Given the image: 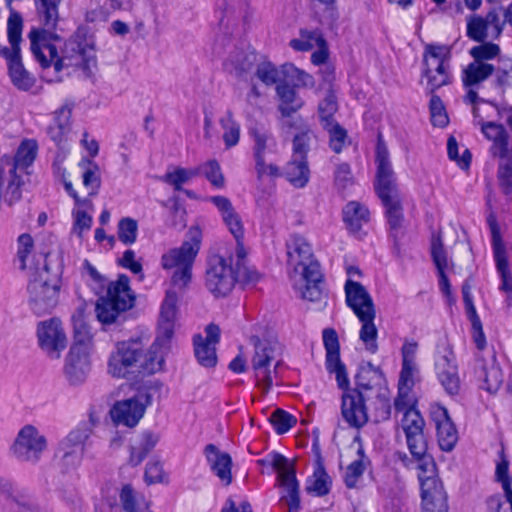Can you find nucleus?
<instances>
[{
  "mask_svg": "<svg viewBox=\"0 0 512 512\" xmlns=\"http://www.w3.org/2000/svg\"><path fill=\"white\" fill-rule=\"evenodd\" d=\"M60 2L61 0H35L46 28H32L29 32L31 52L43 69L53 65L56 72H61L64 68L75 65L89 71L96 65L94 48L80 41L78 36L64 41L59 54L57 43L62 38L52 30L57 26Z\"/></svg>",
  "mask_w": 512,
  "mask_h": 512,
  "instance_id": "nucleus-1",
  "label": "nucleus"
},
{
  "mask_svg": "<svg viewBox=\"0 0 512 512\" xmlns=\"http://www.w3.org/2000/svg\"><path fill=\"white\" fill-rule=\"evenodd\" d=\"M323 344L326 350L325 367L328 373L335 374L337 385L344 390L341 413L344 420L355 428L363 427L368 421L365 399L362 392L349 388V378L345 364L340 358V343L333 328L323 330Z\"/></svg>",
  "mask_w": 512,
  "mask_h": 512,
  "instance_id": "nucleus-2",
  "label": "nucleus"
},
{
  "mask_svg": "<svg viewBox=\"0 0 512 512\" xmlns=\"http://www.w3.org/2000/svg\"><path fill=\"white\" fill-rule=\"evenodd\" d=\"M377 171L374 181V190L385 208V216L393 239V248L400 254V238L404 221L403 207L396 183L395 173L389 159V151L385 143L378 137L376 145Z\"/></svg>",
  "mask_w": 512,
  "mask_h": 512,
  "instance_id": "nucleus-3",
  "label": "nucleus"
},
{
  "mask_svg": "<svg viewBox=\"0 0 512 512\" xmlns=\"http://www.w3.org/2000/svg\"><path fill=\"white\" fill-rule=\"evenodd\" d=\"M288 264L297 270L302 267L304 286L301 297L304 300L326 305L327 293L324 289V276L320 263L314 257L312 247L306 238L300 234H292L286 241Z\"/></svg>",
  "mask_w": 512,
  "mask_h": 512,
  "instance_id": "nucleus-4",
  "label": "nucleus"
},
{
  "mask_svg": "<svg viewBox=\"0 0 512 512\" xmlns=\"http://www.w3.org/2000/svg\"><path fill=\"white\" fill-rule=\"evenodd\" d=\"M160 344L156 341L144 351L139 341H124L116 346L109 357V373L113 377L126 378L129 373L151 375L162 370L164 358L159 354Z\"/></svg>",
  "mask_w": 512,
  "mask_h": 512,
  "instance_id": "nucleus-5",
  "label": "nucleus"
},
{
  "mask_svg": "<svg viewBox=\"0 0 512 512\" xmlns=\"http://www.w3.org/2000/svg\"><path fill=\"white\" fill-rule=\"evenodd\" d=\"M52 254L44 255L42 267H36L27 285L28 304L31 311L42 316L50 313L58 304L61 288L62 264Z\"/></svg>",
  "mask_w": 512,
  "mask_h": 512,
  "instance_id": "nucleus-6",
  "label": "nucleus"
},
{
  "mask_svg": "<svg viewBox=\"0 0 512 512\" xmlns=\"http://www.w3.org/2000/svg\"><path fill=\"white\" fill-rule=\"evenodd\" d=\"M135 294L126 274H119L107 286L106 295L100 296L95 305L97 319L104 325L112 324L117 317L135 305Z\"/></svg>",
  "mask_w": 512,
  "mask_h": 512,
  "instance_id": "nucleus-7",
  "label": "nucleus"
},
{
  "mask_svg": "<svg viewBox=\"0 0 512 512\" xmlns=\"http://www.w3.org/2000/svg\"><path fill=\"white\" fill-rule=\"evenodd\" d=\"M200 250V239L193 236L190 241H184L179 248H174L163 254L161 265L163 269L175 271L171 277L172 285L184 290L192 279V266Z\"/></svg>",
  "mask_w": 512,
  "mask_h": 512,
  "instance_id": "nucleus-8",
  "label": "nucleus"
},
{
  "mask_svg": "<svg viewBox=\"0 0 512 512\" xmlns=\"http://www.w3.org/2000/svg\"><path fill=\"white\" fill-rule=\"evenodd\" d=\"M482 133L492 142L490 153L500 159L498 178L503 185L511 188L512 182V145L510 135L502 124L486 122L482 125Z\"/></svg>",
  "mask_w": 512,
  "mask_h": 512,
  "instance_id": "nucleus-9",
  "label": "nucleus"
},
{
  "mask_svg": "<svg viewBox=\"0 0 512 512\" xmlns=\"http://www.w3.org/2000/svg\"><path fill=\"white\" fill-rule=\"evenodd\" d=\"M234 256L215 254L209 257L205 276L207 290L216 298L226 297L235 287Z\"/></svg>",
  "mask_w": 512,
  "mask_h": 512,
  "instance_id": "nucleus-10",
  "label": "nucleus"
},
{
  "mask_svg": "<svg viewBox=\"0 0 512 512\" xmlns=\"http://www.w3.org/2000/svg\"><path fill=\"white\" fill-rule=\"evenodd\" d=\"M251 342L254 346V355L251 359L252 369L254 371L257 386L268 393L271 389L274 379L277 378V369L280 361H276V346L266 339H260L253 336Z\"/></svg>",
  "mask_w": 512,
  "mask_h": 512,
  "instance_id": "nucleus-11",
  "label": "nucleus"
},
{
  "mask_svg": "<svg viewBox=\"0 0 512 512\" xmlns=\"http://www.w3.org/2000/svg\"><path fill=\"white\" fill-rule=\"evenodd\" d=\"M93 427L92 418L80 422L58 443L55 458L60 461L64 468H75L81 463L84 446L93 433Z\"/></svg>",
  "mask_w": 512,
  "mask_h": 512,
  "instance_id": "nucleus-12",
  "label": "nucleus"
},
{
  "mask_svg": "<svg viewBox=\"0 0 512 512\" xmlns=\"http://www.w3.org/2000/svg\"><path fill=\"white\" fill-rule=\"evenodd\" d=\"M48 447L45 435L31 424L24 425L9 448L10 455L21 463L37 464Z\"/></svg>",
  "mask_w": 512,
  "mask_h": 512,
  "instance_id": "nucleus-13",
  "label": "nucleus"
},
{
  "mask_svg": "<svg viewBox=\"0 0 512 512\" xmlns=\"http://www.w3.org/2000/svg\"><path fill=\"white\" fill-rule=\"evenodd\" d=\"M261 464L268 463L278 471L280 485L286 490V495L281 496L288 506L289 512H298L301 508L299 482L296 478V469L293 462L280 453L273 452L267 459L259 461Z\"/></svg>",
  "mask_w": 512,
  "mask_h": 512,
  "instance_id": "nucleus-14",
  "label": "nucleus"
},
{
  "mask_svg": "<svg viewBox=\"0 0 512 512\" xmlns=\"http://www.w3.org/2000/svg\"><path fill=\"white\" fill-rule=\"evenodd\" d=\"M434 366L437 379L445 392L451 396L458 395L461 387L458 365L455 354L449 345L438 349Z\"/></svg>",
  "mask_w": 512,
  "mask_h": 512,
  "instance_id": "nucleus-15",
  "label": "nucleus"
},
{
  "mask_svg": "<svg viewBox=\"0 0 512 512\" xmlns=\"http://www.w3.org/2000/svg\"><path fill=\"white\" fill-rule=\"evenodd\" d=\"M36 336L39 347L52 359H59L67 346L66 334L58 318L39 322Z\"/></svg>",
  "mask_w": 512,
  "mask_h": 512,
  "instance_id": "nucleus-16",
  "label": "nucleus"
},
{
  "mask_svg": "<svg viewBox=\"0 0 512 512\" xmlns=\"http://www.w3.org/2000/svg\"><path fill=\"white\" fill-rule=\"evenodd\" d=\"M432 467V473H434L435 464L433 462ZM418 478L421 486L423 512H448V496L437 475L423 476L420 474Z\"/></svg>",
  "mask_w": 512,
  "mask_h": 512,
  "instance_id": "nucleus-17",
  "label": "nucleus"
},
{
  "mask_svg": "<svg viewBox=\"0 0 512 512\" xmlns=\"http://www.w3.org/2000/svg\"><path fill=\"white\" fill-rule=\"evenodd\" d=\"M91 362L87 347L72 345L65 358L64 376L71 386L82 385L90 372Z\"/></svg>",
  "mask_w": 512,
  "mask_h": 512,
  "instance_id": "nucleus-18",
  "label": "nucleus"
},
{
  "mask_svg": "<svg viewBox=\"0 0 512 512\" xmlns=\"http://www.w3.org/2000/svg\"><path fill=\"white\" fill-rule=\"evenodd\" d=\"M205 333V338L201 334L194 335V354L202 367L214 368L218 361L216 344L220 341L221 330L217 324L210 323L205 327Z\"/></svg>",
  "mask_w": 512,
  "mask_h": 512,
  "instance_id": "nucleus-19",
  "label": "nucleus"
},
{
  "mask_svg": "<svg viewBox=\"0 0 512 512\" xmlns=\"http://www.w3.org/2000/svg\"><path fill=\"white\" fill-rule=\"evenodd\" d=\"M248 133L253 140L255 170L260 180L266 172L265 155L276 146V141L272 133L262 125L256 124L250 127Z\"/></svg>",
  "mask_w": 512,
  "mask_h": 512,
  "instance_id": "nucleus-20",
  "label": "nucleus"
},
{
  "mask_svg": "<svg viewBox=\"0 0 512 512\" xmlns=\"http://www.w3.org/2000/svg\"><path fill=\"white\" fill-rule=\"evenodd\" d=\"M488 224L492 236V247L497 270L501 276L500 290L512 294L511 274L509 271L506 248L500 233L499 225L493 216L488 217Z\"/></svg>",
  "mask_w": 512,
  "mask_h": 512,
  "instance_id": "nucleus-21",
  "label": "nucleus"
},
{
  "mask_svg": "<svg viewBox=\"0 0 512 512\" xmlns=\"http://www.w3.org/2000/svg\"><path fill=\"white\" fill-rule=\"evenodd\" d=\"M178 295L175 290H167L165 298L161 304L159 316V331L160 334L156 337L155 341L161 346L168 343L174 333V323L177 316Z\"/></svg>",
  "mask_w": 512,
  "mask_h": 512,
  "instance_id": "nucleus-22",
  "label": "nucleus"
},
{
  "mask_svg": "<svg viewBox=\"0 0 512 512\" xmlns=\"http://www.w3.org/2000/svg\"><path fill=\"white\" fill-rule=\"evenodd\" d=\"M431 418L436 426L440 449L446 452L452 451L458 441V432L448 410L445 407L438 406L431 412Z\"/></svg>",
  "mask_w": 512,
  "mask_h": 512,
  "instance_id": "nucleus-23",
  "label": "nucleus"
},
{
  "mask_svg": "<svg viewBox=\"0 0 512 512\" xmlns=\"http://www.w3.org/2000/svg\"><path fill=\"white\" fill-rule=\"evenodd\" d=\"M209 201L217 208L221 218L236 240V246L243 245L244 226L241 216L236 212L229 198L221 195L212 196Z\"/></svg>",
  "mask_w": 512,
  "mask_h": 512,
  "instance_id": "nucleus-24",
  "label": "nucleus"
},
{
  "mask_svg": "<svg viewBox=\"0 0 512 512\" xmlns=\"http://www.w3.org/2000/svg\"><path fill=\"white\" fill-rule=\"evenodd\" d=\"M344 288L346 304L357 317L362 316L367 312H376L372 297L360 282L348 279L345 282Z\"/></svg>",
  "mask_w": 512,
  "mask_h": 512,
  "instance_id": "nucleus-25",
  "label": "nucleus"
},
{
  "mask_svg": "<svg viewBox=\"0 0 512 512\" xmlns=\"http://www.w3.org/2000/svg\"><path fill=\"white\" fill-rule=\"evenodd\" d=\"M146 406L137 398H130L117 402L111 409L112 420L117 425L134 427L138 424L145 413Z\"/></svg>",
  "mask_w": 512,
  "mask_h": 512,
  "instance_id": "nucleus-26",
  "label": "nucleus"
},
{
  "mask_svg": "<svg viewBox=\"0 0 512 512\" xmlns=\"http://www.w3.org/2000/svg\"><path fill=\"white\" fill-rule=\"evenodd\" d=\"M431 258L437 269L439 277V288L447 300L451 303L454 302L451 290V284L446 274L448 267L447 252L444 248L441 236H433L431 240Z\"/></svg>",
  "mask_w": 512,
  "mask_h": 512,
  "instance_id": "nucleus-27",
  "label": "nucleus"
},
{
  "mask_svg": "<svg viewBox=\"0 0 512 512\" xmlns=\"http://www.w3.org/2000/svg\"><path fill=\"white\" fill-rule=\"evenodd\" d=\"M5 60L12 85L19 91H30L36 84V77L24 67L21 52L11 53Z\"/></svg>",
  "mask_w": 512,
  "mask_h": 512,
  "instance_id": "nucleus-28",
  "label": "nucleus"
},
{
  "mask_svg": "<svg viewBox=\"0 0 512 512\" xmlns=\"http://www.w3.org/2000/svg\"><path fill=\"white\" fill-rule=\"evenodd\" d=\"M462 295H463V302L464 307L466 311L467 318L471 322V335L473 338V341L477 347L478 350H484L487 341L486 336L483 331V325L481 322L480 317L477 314L472 294H471V284L469 282V279L465 280V282L462 285Z\"/></svg>",
  "mask_w": 512,
  "mask_h": 512,
  "instance_id": "nucleus-29",
  "label": "nucleus"
},
{
  "mask_svg": "<svg viewBox=\"0 0 512 512\" xmlns=\"http://www.w3.org/2000/svg\"><path fill=\"white\" fill-rule=\"evenodd\" d=\"M204 454L215 475L226 485H229L232 482L231 456L226 452H221L218 447L212 443L205 446Z\"/></svg>",
  "mask_w": 512,
  "mask_h": 512,
  "instance_id": "nucleus-30",
  "label": "nucleus"
},
{
  "mask_svg": "<svg viewBox=\"0 0 512 512\" xmlns=\"http://www.w3.org/2000/svg\"><path fill=\"white\" fill-rule=\"evenodd\" d=\"M475 375L478 380L482 381L481 389L494 394L503 383V373L501 368L492 363L488 366L483 359L476 361Z\"/></svg>",
  "mask_w": 512,
  "mask_h": 512,
  "instance_id": "nucleus-31",
  "label": "nucleus"
},
{
  "mask_svg": "<svg viewBox=\"0 0 512 512\" xmlns=\"http://www.w3.org/2000/svg\"><path fill=\"white\" fill-rule=\"evenodd\" d=\"M37 143L34 140H24L18 147L15 156L10 159L6 158L7 164L11 165L12 173H20L28 175L27 169L34 162L37 155Z\"/></svg>",
  "mask_w": 512,
  "mask_h": 512,
  "instance_id": "nucleus-32",
  "label": "nucleus"
},
{
  "mask_svg": "<svg viewBox=\"0 0 512 512\" xmlns=\"http://www.w3.org/2000/svg\"><path fill=\"white\" fill-rule=\"evenodd\" d=\"M276 93L280 100L278 109L283 117H290L304 105V100L298 95L295 88L287 83L278 84Z\"/></svg>",
  "mask_w": 512,
  "mask_h": 512,
  "instance_id": "nucleus-33",
  "label": "nucleus"
},
{
  "mask_svg": "<svg viewBox=\"0 0 512 512\" xmlns=\"http://www.w3.org/2000/svg\"><path fill=\"white\" fill-rule=\"evenodd\" d=\"M246 261L244 245L236 246L233 265L235 276L238 278L237 282L242 285L256 284L260 280L261 274L254 267L248 266Z\"/></svg>",
  "mask_w": 512,
  "mask_h": 512,
  "instance_id": "nucleus-34",
  "label": "nucleus"
},
{
  "mask_svg": "<svg viewBox=\"0 0 512 512\" xmlns=\"http://www.w3.org/2000/svg\"><path fill=\"white\" fill-rule=\"evenodd\" d=\"M343 221L351 233H357L361 230L363 223L369 221V210L357 201L348 202L343 210Z\"/></svg>",
  "mask_w": 512,
  "mask_h": 512,
  "instance_id": "nucleus-35",
  "label": "nucleus"
},
{
  "mask_svg": "<svg viewBox=\"0 0 512 512\" xmlns=\"http://www.w3.org/2000/svg\"><path fill=\"white\" fill-rule=\"evenodd\" d=\"M355 382L358 388L370 390L374 386L385 383L386 379L383 371L368 361L359 366L355 375Z\"/></svg>",
  "mask_w": 512,
  "mask_h": 512,
  "instance_id": "nucleus-36",
  "label": "nucleus"
},
{
  "mask_svg": "<svg viewBox=\"0 0 512 512\" xmlns=\"http://www.w3.org/2000/svg\"><path fill=\"white\" fill-rule=\"evenodd\" d=\"M284 175L287 181L294 187H305L310 177L307 159L293 157L292 160L287 163Z\"/></svg>",
  "mask_w": 512,
  "mask_h": 512,
  "instance_id": "nucleus-37",
  "label": "nucleus"
},
{
  "mask_svg": "<svg viewBox=\"0 0 512 512\" xmlns=\"http://www.w3.org/2000/svg\"><path fill=\"white\" fill-rule=\"evenodd\" d=\"M158 441L159 436L151 431L141 433L138 444L130 448L129 464L133 467L140 465Z\"/></svg>",
  "mask_w": 512,
  "mask_h": 512,
  "instance_id": "nucleus-38",
  "label": "nucleus"
},
{
  "mask_svg": "<svg viewBox=\"0 0 512 512\" xmlns=\"http://www.w3.org/2000/svg\"><path fill=\"white\" fill-rule=\"evenodd\" d=\"M495 67L489 63L471 62L462 73V82L465 87H473L488 79Z\"/></svg>",
  "mask_w": 512,
  "mask_h": 512,
  "instance_id": "nucleus-39",
  "label": "nucleus"
},
{
  "mask_svg": "<svg viewBox=\"0 0 512 512\" xmlns=\"http://www.w3.org/2000/svg\"><path fill=\"white\" fill-rule=\"evenodd\" d=\"M23 27L24 21L21 13L10 7L7 19V38L11 53L21 52Z\"/></svg>",
  "mask_w": 512,
  "mask_h": 512,
  "instance_id": "nucleus-40",
  "label": "nucleus"
},
{
  "mask_svg": "<svg viewBox=\"0 0 512 512\" xmlns=\"http://www.w3.org/2000/svg\"><path fill=\"white\" fill-rule=\"evenodd\" d=\"M375 316L376 312H367L364 315L357 317L362 323L359 333L360 340L365 344L366 349L372 354L376 353L378 350V330L374 324Z\"/></svg>",
  "mask_w": 512,
  "mask_h": 512,
  "instance_id": "nucleus-41",
  "label": "nucleus"
},
{
  "mask_svg": "<svg viewBox=\"0 0 512 512\" xmlns=\"http://www.w3.org/2000/svg\"><path fill=\"white\" fill-rule=\"evenodd\" d=\"M258 55L255 51H237L228 59V63L233 67L237 77L251 72L257 67Z\"/></svg>",
  "mask_w": 512,
  "mask_h": 512,
  "instance_id": "nucleus-42",
  "label": "nucleus"
},
{
  "mask_svg": "<svg viewBox=\"0 0 512 512\" xmlns=\"http://www.w3.org/2000/svg\"><path fill=\"white\" fill-rule=\"evenodd\" d=\"M71 116V109L61 107L55 111L53 124L47 128L49 137L59 145L63 141L65 133L69 129V119Z\"/></svg>",
  "mask_w": 512,
  "mask_h": 512,
  "instance_id": "nucleus-43",
  "label": "nucleus"
},
{
  "mask_svg": "<svg viewBox=\"0 0 512 512\" xmlns=\"http://www.w3.org/2000/svg\"><path fill=\"white\" fill-rule=\"evenodd\" d=\"M313 478V480L307 481V493H313L318 497H323L329 494L332 481L330 476L327 474L324 465L316 466Z\"/></svg>",
  "mask_w": 512,
  "mask_h": 512,
  "instance_id": "nucleus-44",
  "label": "nucleus"
},
{
  "mask_svg": "<svg viewBox=\"0 0 512 512\" xmlns=\"http://www.w3.org/2000/svg\"><path fill=\"white\" fill-rule=\"evenodd\" d=\"M325 39L318 30H300V37L292 39L290 46L296 51H309L317 45H324Z\"/></svg>",
  "mask_w": 512,
  "mask_h": 512,
  "instance_id": "nucleus-45",
  "label": "nucleus"
},
{
  "mask_svg": "<svg viewBox=\"0 0 512 512\" xmlns=\"http://www.w3.org/2000/svg\"><path fill=\"white\" fill-rule=\"evenodd\" d=\"M425 420L415 406L408 408L402 419V428L405 437L424 433Z\"/></svg>",
  "mask_w": 512,
  "mask_h": 512,
  "instance_id": "nucleus-46",
  "label": "nucleus"
},
{
  "mask_svg": "<svg viewBox=\"0 0 512 512\" xmlns=\"http://www.w3.org/2000/svg\"><path fill=\"white\" fill-rule=\"evenodd\" d=\"M220 125L224 130L223 141L226 148L236 146L240 139V125L234 120L231 110L226 112V117L220 119Z\"/></svg>",
  "mask_w": 512,
  "mask_h": 512,
  "instance_id": "nucleus-47",
  "label": "nucleus"
},
{
  "mask_svg": "<svg viewBox=\"0 0 512 512\" xmlns=\"http://www.w3.org/2000/svg\"><path fill=\"white\" fill-rule=\"evenodd\" d=\"M138 229L139 226L136 219L131 217L121 218L117 224L118 240L126 246L134 244L137 240Z\"/></svg>",
  "mask_w": 512,
  "mask_h": 512,
  "instance_id": "nucleus-48",
  "label": "nucleus"
},
{
  "mask_svg": "<svg viewBox=\"0 0 512 512\" xmlns=\"http://www.w3.org/2000/svg\"><path fill=\"white\" fill-rule=\"evenodd\" d=\"M338 111L336 95L332 90H328L326 97L318 105V116L321 126H329L336 122L334 115Z\"/></svg>",
  "mask_w": 512,
  "mask_h": 512,
  "instance_id": "nucleus-49",
  "label": "nucleus"
},
{
  "mask_svg": "<svg viewBox=\"0 0 512 512\" xmlns=\"http://www.w3.org/2000/svg\"><path fill=\"white\" fill-rule=\"evenodd\" d=\"M10 180L5 189L4 202L12 207L22 199V187L25 185L23 174L9 171Z\"/></svg>",
  "mask_w": 512,
  "mask_h": 512,
  "instance_id": "nucleus-50",
  "label": "nucleus"
},
{
  "mask_svg": "<svg viewBox=\"0 0 512 512\" xmlns=\"http://www.w3.org/2000/svg\"><path fill=\"white\" fill-rule=\"evenodd\" d=\"M282 73L286 78L295 81V86L304 88H314L315 79L306 71L297 68L292 63H285L282 65Z\"/></svg>",
  "mask_w": 512,
  "mask_h": 512,
  "instance_id": "nucleus-51",
  "label": "nucleus"
},
{
  "mask_svg": "<svg viewBox=\"0 0 512 512\" xmlns=\"http://www.w3.org/2000/svg\"><path fill=\"white\" fill-rule=\"evenodd\" d=\"M466 35L469 39L483 43L488 37V28L484 18L479 15H471L467 18Z\"/></svg>",
  "mask_w": 512,
  "mask_h": 512,
  "instance_id": "nucleus-52",
  "label": "nucleus"
},
{
  "mask_svg": "<svg viewBox=\"0 0 512 512\" xmlns=\"http://www.w3.org/2000/svg\"><path fill=\"white\" fill-rule=\"evenodd\" d=\"M322 128L329 134V146L332 151L336 154L341 153L348 137L346 129L337 121L329 126H322Z\"/></svg>",
  "mask_w": 512,
  "mask_h": 512,
  "instance_id": "nucleus-53",
  "label": "nucleus"
},
{
  "mask_svg": "<svg viewBox=\"0 0 512 512\" xmlns=\"http://www.w3.org/2000/svg\"><path fill=\"white\" fill-rule=\"evenodd\" d=\"M431 95L429 102V110L431 115V122L433 126L445 127L449 123V119L445 110V106L441 98L435 93H429Z\"/></svg>",
  "mask_w": 512,
  "mask_h": 512,
  "instance_id": "nucleus-54",
  "label": "nucleus"
},
{
  "mask_svg": "<svg viewBox=\"0 0 512 512\" xmlns=\"http://www.w3.org/2000/svg\"><path fill=\"white\" fill-rule=\"evenodd\" d=\"M277 434L282 435L288 432L295 424L296 418L283 409H276L269 417Z\"/></svg>",
  "mask_w": 512,
  "mask_h": 512,
  "instance_id": "nucleus-55",
  "label": "nucleus"
},
{
  "mask_svg": "<svg viewBox=\"0 0 512 512\" xmlns=\"http://www.w3.org/2000/svg\"><path fill=\"white\" fill-rule=\"evenodd\" d=\"M469 54L474 62L486 63L485 61L495 59L500 54L499 45L492 42H483L470 49Z\"/></svg>",
  "mask_w": 512,
  "mask_h": 512,
  "instance_id": "nucleus-56",
  "label": "nucleus"
},
{
  "mask_svg": "<svg viewBox=\"0 0 512 512\" xmlns=\"http://www.w3.org/2000/svg\"><path fill=\"white\" fill-rule=\"evenodd\" d=\"M313 132L309 128L302 129L293 138V157L307 159Z\"/></svg>",
  "mask_w": 512,
  "mask_h": 512,
  "instance_id": "nucleus-57",
  "label": "nucleus"
},
{
  "mask_svg": "<svg viewBox=\"0 0 512 512\" xmlns=\"http://www.w3.org/2000/svg\"><path fill=\"white\" fill-rule=\"evenodd\" d=\"M447 154L450 160L455 161L457 165L467 170L470 167L472 154L469 149H465L461 156L458 154V142L454 136H450L447 140Z\"/></svg>",
  "mask_w": 512,
  "mask_h": 512,
  "instance_id": "nucleus-58",
  "label": "nucleus"
},
{
  "mask_svg": "<svg viewBox=\"0 0 512 512\" xmlns=\"http://www.w3.org/2000/svg\"><path fill=\"white\" fill-rule=\"evenodd\" d=\"M450 57V48L446 45L428 44L425 47L423 55L424 68L430 62L447 61ZM433 63H431L432 65Z\"/></svg>",
  "mask_w": 512,
  "mask_h": 512,
  "instance_id": "nucleus-59",
  "label": "nucleus"
},
{
  "mask_svg": "<svg viewBox=\"0 0 512 512\" xmlns=\"http://www.w3.org/2000/svg\"><path fill=\"white\" fill-rule=\"evenodd\" d=\"M374 408L375 422H384L391 416V403L389 397V391H384L376 396Z\"/></svg>",
  "mask_w": 512,
  "mask_h": 512,
  "instance_id": "nucleus-60",
  "label": "nucleus"
},
{
  "mask_svg": "<svg viewBox=\"0 0 512 512\" xmlns=\"http://www.w3.org/2000/svg\"><path fill=\"white\" fill-rule=\"evenodd\" d=\"M202 175L216 188L224 186V176L221 167L216 160H209L202 164Z\"/></svg>",
  "mask_w": 512,
  "mask_h": 512,
  "instance_id": "nucleus-61",
  "label": "nucleus"
},
{
  "mask_svg": "<svg viewBox=\"0 0 512 512\" xmlns=\"http://www.w3.org/2000/svg\"><path fill=\"white\" fill-rule=\"evenodd\" d=\"M406 442L413 458H415L416 460H421L425 458L428 449V444L424 436V433L406 437Z\"/></svg>",
  "mask_w": 512,
  "mask_h": 512,
  "instance_id": "nucleus-62",
  "label": "nucleus"
},
{
  "mask_svg": "<svg viewBox=\"0 0 512 512\" xmlns=\"http://www.w3.org/2000/svg\"><path fill=\"white\" fill-rule=\"evenodd\" d=\"M135 257V251L127 249L124 251L122 257L117 260V264L135 275H140V279L142 280L144 279L143 266L140 261L135 259Z\"/></svg>",
  "mask_w": 512,
  "mask_h": 512,
  "instance_id": "nucleus-63",
  "label": "nucleus"
},
{
  "mask_svg": "<svg viewBox=\"0 0 512 512\" xmlns=\"http://www.w3.org/2000/svg\"><path fill=\"white\" fill-rule=\"evenodd\" d=\"M255 74L261 82L271 86L278 81L279 72L271 62H262L257 64Z\"/></svg>",
  "mask_w": 512,
  "mask_h": 512,
  "instance_id": "nucleus-64",
  "label": "nucleus"
}]
</instances>
